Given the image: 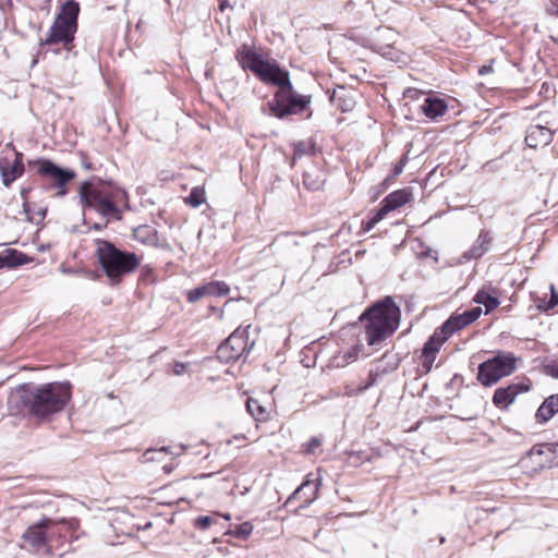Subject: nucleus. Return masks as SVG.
<instances>
[{
	"label": "nucleus",
	"instance_id": "7c9ffc66",
	"mask_svg": "<svg viewBox=\"0 0 558 558\" xmlns=\"http://www.w3.org/2000/svg\"><path fill=\"white\" fill-rule=\"evenodd\" d=\"M322 440L318 437L311 438L307 442L302 445L303 451L307 454H315L320 448Z\"/></svg>",
	"mask_w": 558,
	"mask_h": 558
},
{
	"label": "nucleus",
	"instance_id": "473e14b6",
	"mask_svg": "<svg viewBox=\"0 0 558 558\" xmlns=\"http://www.w3.org/2000/svg\"><path fill=\"white\" fill-rule=\"evenodd\" d=\"M29 192V189L22 187L20 191L21 197L23 199V211L26 216V219L28 221H34V217L29 213V205L27 203V193Z\"/></svg>",
	"mask_w": 558,
	"mask_h": 558
},
{
	"label": "nucleus",
	"instance_id": "ea45409f",
	"mask_svg": "<svg viewBox=\"0 0 558 558\" xmlns=\"http://www.w3.org/2000/svg\"><path fill=\"white\" fill-rule=\"evenodd\" d=\"M307 180H308V175H304L303 183H304L305 185H307L310 189H313V190H314V189H317V187H318V186H315V185H313V184H310Z\"/></svg>",
	"mask_w": 558,
	"mask_h": 558
},
{
	"label": "nucleus",
	"instance_id": "a211bd4d",
	"mask_svg": "<svg viewBox=\"0 0 558 558\" xmlns=\"http://www.w3.org/2000/svg\"><path fill=\"white\" fill-rule=\"evenodd\" d=\"M529 389L530 387L522 383H513L508 387H500L496 389L493 402L496 407L506 408L514 401L520 392L527 391Z\"/></svg>",
	"mask_w": 558,
	"mask_h": 558
},
{
	"label": "nucleus",
	"instance_id": "c756f323",
	"mask_svg": "<svg viewBox=\"0 0 558 558\" xmlns=\"http://www.w3.org/2000/svg\"><path fill=\"white\" fill-rule=\"evenodd\" d=\"M253 532V524L250 522H244L242 524L235 525L234 530L232 531V534L238 537L245 539L247 538Z\"/></svg>",
	"mask_w": 558,
	"mask_h": 558
},
{
	"label": "nucleus",
	"instance_id": "58836bf2",
	"mask_svg": "<svg viewBox=\"0 0 558 558\" xmlns=\"http://www.w3.org/2000/svg\"><path fill=\"white\" fill-rule=\"evenodd\" d=\"M547 12L550 14V15H558V3L556 2H553L548 8H547Z\"/></svg>",
	"mask_w": 558,
	"mask_h": 558
},
{
	"label": "nucleus",
	"instance_id": "f3484780",
	"mask_svg": "<svg viewBox=\"0 0 558 558\" xmlns=\"http://www.w3.org/2000/svg\"><path fill=\"white\" fill-rule=\"evenodd\" d=\"M493 242V235L488 230H481L477 239L474 241L470 250L465 251L459 258V263H465L470 259H478L486 254Z\"/></svg>",
	"mask_w": 558,
	"mask_h": 558
},
{
	"label": "nucleus",
	"instance_id": "a19ab883",
	"mask_svg": "<svg viewBox=\"0 0 558 558\" xmlns=\"http://www.w3.org/2000/svg\"><path fill=\"white\" fill-rule=\"evenodd\" d=\"M225 8H226V4L225 3H220V10L223 11Z\"/></svg>",
	"mask_w": 558,
	"mask_h": 558
},
{
	"label": "nucleus",
	"instance_id": "412c9836",
	"mask_svg": "<svg viewBox=\"0 0 558 558\" xmlns=\"http://www.w3.org/2000/svg\"><path fill=\"white\" fill-rule=\"evenodd\" d=\"M331 102H333L342 112L350 111L354 106V100L349 92L343 87L339 86L333 89L330 96Z\"/></svg>",
	"mask_w": 558,
	"mask_h": 558
},
{
	"label": "nucleus",
	"instance_id": "72a5a7b5",
	"mask_svg": "<svg viewBox=\"0 0 558 558\" xmlns=\"http://www.w3.org/2000/svg\"><path fill=\"white\" fill-rule=\"evenodd\" d=\"M213 523V518L208 515L198 517L194 522V526L199 530H207Z\"/></svg>",
	"mask_w": 558,
	"mask_h": 558
},
{
	"label": "nucleus",
	"instance_id": "7ed1b4c3",
	"mask_svg": "<svg viewBox=\"0 0 558 558\" xmlns=\"http://www.w3.org/2000/svg\"><path fill=\"white\" fill-rule=\"evenodd\" d=\"M365 322V340L368 345H380L399 327L400 308L391 296L376 303L360 317Z\"/></svg>",
	"mask_w": 558,
	"mask_h": 558
},
{
	"label": "nucleus",
	"instance_id": "2eb2a0df",
	"mask_svg": "<svg viewBox=\"0 0 558 558\" xmlns=\"http://www.w3.org/2000/svg\"><path fill=\"white\" fill-rule=\"evenodd\" d=\"M445 342L446 336H439L438 332H434L428 341L424 344L422 354L420 356L421 366L424 373H429L432 371L437 353Z\"/></svg>",
	"mask_w": 558,
	"mask_h": 558
},
{
	"label": "nucleus",
	"instance_id": "0eeeda50",
	"mask_svg": "<svg viewBox=\"0 0 558 558\" xmlns=\"http://www.w3.org/2000/svg\"><path fill=\"white\" fill-rule=\"evenodd\" d=\"M78 13V2L74 0L64 2L50 27L49 36L46 38L45 44L68 45L72 43L77 31Z\"/></svg>",
	"mask_w": 558,
	"mask_h": 558
},
{
	"label": "nucleus",
	"instance_id": "aec40b11",
	"mask_svg": "<svg viewBox=\"0 0 558 558\" xmlns=\"http://www.w3.org/2000/svg\"><path fill=\"white\" fill-rule=\"evenodd\" d=\"M447 110V104L444 99L427 97L422 105L423 113L429 119H436L442 116Z\"/></svg>",
	"mask_w": 558,
	"mask_h": 558
},
{
	"label": "nucleus",
	"instance_id": "6e6552de",
	"mask_svg": "<svg viewBox=\"0 0 558 558\" xmlns=\"http://www.w3.org/2000/svg\"><path fill=\"white\" fill-rule=\"evenodd\" d=\"M515 371V357L511 353L498 352L478 366L477 379L489 387Z\"/></svg>",
	"mask_w": 558,
	"mask_h": 558
},
{
	"label": "nucleus",
	"instance_id": "5701e85b",
	"mask_svg": "<svg viewBox=\"0 0 558 558\" xmlns=\"http://www.w3.org/2000/svg\"><path fill=\"white\" fill-rule=\"evenodd\" d=\"M310 476H312V474H310L307 476V478L301 484V486L294 492V495H301V494L304 495L305 504H311L313 500L316 499L318 488L320 485L319 477H317L315 480H311Z\"/></svg>",
	"mask_w": 558,
	"mask_h": 558
},
{
	"label": "nucleus",
	"instance_id": "cd10ccee",
	"mask_svg": "<svg viewBox=\"0 0 558 558\" xmlns=\"http://www.w3.org/2000/svg\"><path fill=\"white\" fill-rule=\"evenodd\" d=\"M205 190L202 186H195L191 190L190 195L186 197L185 203L190 206L197 208L205 203Z\"/></svg>",
	"mask_w": 558,
	"mask_h": 558
},
{
	"label": "nucleus",
	"instance_id": "ddd939ff",
	"mask_svg": "<svg viewBox=\"0 0 558 558\" xmlns=\"http://www.w3.org/2000/svg\"><path fill=\"white\" fill-rule=\"evenodd\" d=\"M481 314L482 308L480 306L466 310L463 313L453 314L435 332H438L439 336H446L447 341L448 338L456 331H459L460 329L475 322L481 316Z\"/></svg>",
	"mask_w": 558,
	"mask_h": 558
},
{
	"label": "nucleus",
	"instance_id": "423d86ee",
	"mask_svg": "<svg viewBox=\"0 0 558 558\" xmlns=\"http://www.w3.org/2000/svg\"><path fill=\"white\" fill-rule=\"evenodd\" d=\"M96 255L112 282H119L124 275L134 271L140 265L135 253L123 252L105 240H96Z\"/></svg>",
	"mask_w": 558,
	"mask_h": 558
},
{
	"label": "nucleus",
	"instance_id": "6ab92c4d",
	"mask_svg": "<svg viewBox=\"0 0 558 558\" xmlns=\"http://www.w3.org/2000/svg\"><path fill=\"white\" fill-rule=\"evenodd\" d=\"M554 132L543 125H531L526 130L525 142L531 148L547 146L551 143Z\"/></svg>",
	"mask_w": 558,
	"mask_h": 558
},
{
	"label": "nucleus",
	"instance_id": "393cba45",
	"mask_svg": "<svg viewBox=\"0 0 558 558\" xmlns=\"http://www.w3.org/2000/svg\"><path fill=\"white\" fill-rule=\"evenodd\" d=\"M27 262V256L23 253L7 250L0 253V269L4 267H15Z\"/></svg>",
	"mask_w": 558,
	"mask_h": 558
},
{
	"label": "nucleus",
	"instance_id": "37998d69",
	"mask_svg": "<svg viewBox=\"0 0 558 558\" xmlns=\"http://www.w3.org/2000/svg\"><path fill=\"white\" fill-rule=\"evenodd\" d=\"M95 229L100 230L101 226L100 225H95Z\"/></svg>",
	"mask_w": 558,
	"mask_h": 558
},
{
	"label": "nucleus",
	"instance_id": "4c0bfd02",
	"mask_svg": "<svg viewBox=\"0 0 558 558\" xmlns=\"http://www.w3.org/2000/svg\"><path fill=\"white\" fill-rule=\"evenodd\" d=\"M405 160L407 158L404 157L403 159H401L393 168V174L395 175H399L400 173H402L403 171V168H404V165H405Z\"/></svg>",
	"mask_w": 558,
	"mask_h": 558
},
{
	"label": "nucleus",
	"instance_id": "c03bdc74",
	"mask_svg": "<svg viewBox=\"0 0 558 558\" xmlns=\"http://www.w3.org/2000/svg\"><path fill=\"white\" fill-rule=\"evenodd\" d=\"M223 518H225L226 520H230V514H226V515H223Z\"/></svg>",
	"mask_w": 558,
	"mask_h": 558
},
{
	"label": "nucleus",
	"instance_id": "a878e982",
	"mask_svg": "<svg viewBox=\"0 0 558 558\" xmlns=\"http://www.w3.org/2000/svg\"><path fill=\"white\" fill-rule=\"evenodd\" d=\"M473 300L477 304H483L486 307V313L493 311L499 305V300L497 298L483 290L477 291Z\"/></svg>",
	"mask_w": 558,
	"mask_h": 558
},
{
	"label": "nucleus",
	"instance_id": "79ce46f5",
	"mask_svg": "<svg viewBox=\"0 0 558 558\" xmlns=\"http://www.w3.org/2000/svg\"><path fill=\"white\" fill-rule=\"evenodd\" d=\"M39 216H40V219H44V217H45V211L39 213Z\"/></svg>",
	"mask_w": 558,
	"mask_h": 558
},
{
	"label": "nucleus",
	"instance_id": "39448f33",
	"mask_svg": "<svg viewBox=\"0 0 558 558\" xmlns=\"http://www.w3.org/2000/svg\"><path fill=\"white\" fill-rule=\"evenodd\" d=\"M77 527L75 519L60 521L50 518H43L38 522L29 525L22 534V547L28 550H44L48 555H52L50 543L56 538L65 537L64 531H73Z\"/></svg>",
	"mask_w": 558,
	"mask_h": 558
},
{
	"label": "nucleus",
	"instance_id": "f03ea898",
	"mask_svg": "<svg viewBox=\"0 0 558 558\" xmlns=\"http://www.w3.org/2000/svg\"><path fill=\"white\" fill-rule=\"evenodd\" d=\"M71 399V385L68 381H53L43 385L25 384L9 397L10 408L16 404L29 415L47 420L61 412Z\"/></svg>",
	"mask_w": 558,
	"mask_h": 558
},
{
	"label": "nucleus",
	"instance_id": "e433bc0d",
	"mask_svg": "<svg viewBox=\"0 0 558 558\" xmlns=\"http://www.w3.org/2000/svg\"><path fill=\"white\" fill-rule=\"evenodd\" d=\"M493 60L490 61L489 64H484L482 65L480 69H478V74L480 75H485V74H488L490 72H493Z\"/></svg>",
	"mask_w": 558,
	"mask_h": 558
},
{
	"label": "nucleus",
	"instance_id": "b1692460",
	"mask_svg": "<svg viewBox=\"0 0 558 558\" xmlns=\"http://www.w3.org/2000/svg\"><path fill=\"white\" fill-rule=\"evenodd\" d=\"M246 411L257 422H265L268 420L269 411L257 399L247 398L245 402Z\"/></svg>",
	"mask_w": 558,
	"mask_h": 558
},
{
	"label": "nucleus",
	"instance_id": "dca6fc26",
	"mask_svg": "<svg viewBox=\"0 0 558 558\" xmlns=\"http://www.w3.org/2000/svg\"><path fill=\"white\" fill-rule=\"evenodd\" d=\"M230 289L223 281H211L186 292L190 303H195L204 296H222L229 293Z\"/></svg>",
	"mask_w": 558,
	"mask_h": 558
},
{
	"label": "nucleus",
	"instance_id": "4be33fe9",
	"mask_svg": "<svg viewBox=\"0 0 558 558\" xmlns=\"http://www.w3.org/2000/svg\"><path fill=\"white\" fill-rule=\"evenodd\" d=\"M558 412V395L548 397L537 409L536 418L539 422H547Z\"/></svg>",
	"mask_w": 558,
	"mask_h": 558
},
{
	"label": "nucleus",
	"instance_id": "f704fd0d",
	"mask_svg": "<svg viewBox=\"0 0 558 558\" xmlns=\"http://www.w3.org/2000/svg\"><path fill=\"white\" fill-rule=\"evenodd\" d=\"M189 367H190L189 363L174 362L173 366H172V374L175 376L184 375L185 373H187Z\"/></svg>",
	"mask_w": 558,
	"mask_h": 558
},
{
	"label": "nucleus",
	"instance_id": "2f4dec72",
	"mask_svg": "<svg viewBox=\"0 0 558 558\" xmlns=\"http://www.w3.org/2000/svg\"><path fill=\"white\" fill-rule=\"evenodd\" d=\"M375 381H376V375L373 372H371L369 373V379H368V381L365 385H361L356 389L347 390V395L353 396V395L362 393L366 389H368L371 386H373L375 384Z\"/></svg>",
	"mask_w": 558,
	"mask_h": 558
},
{
	"label": "nucleus",
	"instance_id": "9d476101",
	"mask_svg": "<svg viewBox=\"0 0 558 558\" xmlns=\"http://www.w3.org/2000/svg\"><path fill=\"white\" fill-rule=\"evenodd\" d=\"M250 326L235 329L217 349V356L225 363L235 362L248 354L254 347V340H248Z\"/></svg>",
	"mask_w": 558,
	"mask_h": 558
},
{
	"label": "nucleus",
	"instance_id": "20e7f679",
	"mask_svg": "<svg viewBox=\"0 0 558 558\" xmlns=\"http://www.w3.org/2000/svg\"><path fill=\"white\" fill-rule=\"evenodd\" d=\"M126 192L102 181H86L81 184L80 198L84 207L97 211L107 220L122 219L119 204L126 202Z\"/></svg>",
	"mask_w": 558,
	"mask_h": 558
},
{
	"label": "nucleus",
	"instance_id": "f8f14e48",
	"mask_svg": "<svg viewBox=\"0 0 558 558\" xmlns=\"http://www.w3.org/2000/svg\"><path fill=\"white\" fill-rule=\"evenodd\" d=\"M38 168L37 171L40 175L49 178L53 180L54 185L60 189L58 192V195H64L66 191L64 190V186L66 183H69L72 179H74L75 173L72 170L62 169L58 167L56 163H53L50 160L47 159H39L35 162Z\"/></svg>",
	"mask_w": 558,
	"mask_h": 558
},
{
	"label": "nucleus",
	"instance_id": "a18cd8bd",
	"mask_svg": "<svg viewBox=\"0 0 558 558\" xmlns=\"http://www.w3.org/2000/svg\"><path fill=\"white\" fill-rule=\"evenodd\" d=\"M47 2H50L51 0H46Z\"/></svg>",
	"mask_w": 558,
	"mask_h": 558
},
{
	"label": "nucleus",
	"instance_id": "9b49d317",
	"mask_svg": "<svg viewBox=\"0 0 558 558\" xmlns=\"http://www.w3.org/2000/svg\"><path fill=\"white\" fill-rule=\"evenodd\" d=\"M412 198V193L408 189L395 191L387 195L380 203L379 209L375 215L364 225V230H372L386 215L392 210L400 208L409 203Z\"/></svg>",
	"mask_w": 558,
	"mask_h": 558
},
{
	"label": "nucleus",
	"instance_id": "1a4fd4ad",
	"mask_svg": "<svg viewBox=\"0 0 558 558\" xmlns=\"http://www.w3.org/2000/svg\"><path fill=\"white\" fill-rule=\"evenodd\" d=\"M400 36L390 27H378L368 38V47L381 57L400 62L403 60V52L399 46Z\"/></svg>",
	"mask_w": 558,
	"mask_h": 558
},
{
	"label": "nucleus",
	"instance_id": "f257e3e1",
	"mask_svg": "<svg viewBox=\"0 0 558 558\" xmlns=\"http://www.w3.org/2000/svg\"><path fill=\"white\" fill-rule=\"evenodd\" d=\"M236 59L244 70L253 72L263 83L278 87L272 100L267 102L269 113L278 119L300 114L311 104V96L300 95L290 82L289 72L275 60H264L248 45H242Z\"/></svg>",
	"mask_w": 558,
	"mask_h": 558
},
{
	"label": "nucleus",
	"instance_id": "c9c22d12",
	"mask_svg": "<svg viewBox=\"0 0 558 558\" xmlns=\"http://www.w3.org/2000/svg\"><path fill=\"white\" fill-rule=\"evenodd\" d=\"M550 300L546 303L545 306H542L545 311H549L558 305V294L554 290V286H550Z\"/></svg>",
	"mask_w": 558,
	"mask_h": 558
},
{
	"label": "nucleus",
	"instance_id": "bb28decb",
	"mask_svg": "<svg viewBox=\"0 0 558 558\" xmlns=\"http://www.w3.org/2000/svg\"><path fill=\"white\" fill-rule=\"evenodd\" d=\"M359 352H360V347L355 345V347L351 348L350 350H348L347 352H344L343 354L336 355L333 357V363L338 367H343L347 364L353 362L357 357Z\"/></svg>",
	"mask_w": 558,
	"mask_h": 558
},
{
	"label": "nucleus",
	"instance_id": "4468645a",
	"mask_svg": "<svg viewBox=\"0 0 558 558\" xmlns=\"http://www.w3.org/2000/svg\"><path fill=\"white\" fill-rule=\"evenodd\" d=\"M14 160H9L7 157H0V175L4 186L9 187L11 184L21 178L24 173L23 154L14 150Z\"/></svg>",
	"mask_w": 558,
	"mask_h": 558
},
{
	"label": "nucleus",
	"instance_id": "c85d7f7f",
	"mask_svg": "<svg viewBox=\"0 0 558 558\" xmlns=\"http://www.w3.org/2000/svg\"><path fill=\"white\" fill-rule=\"evenodd\" d=\"M315 153V144L311 141L299 142L294 145L293 159L301 158L305 155H313Z\"/></svg>",
	"mask_w": 558,
	"mask_h": 558
}]
</instances>
